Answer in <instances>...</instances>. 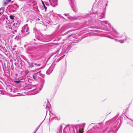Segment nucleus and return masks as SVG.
<instances>
[{
    "label": "nucleus",
    "instance_id": "20",
    "mask_svg": "<svg viewBox=\"0 0 133 133\" xmlns=\"http://www.w3.org/2000/svg\"><path fill=\"white\" fill-rule=\"evenodd\" d=\"M4 10V9L3 8H0V12H1V13L3 12Z\"/></svg>",
    "mask_w": 133,
    "mask_h": 133
},
{
    "label": "nucleus",
    "instance_id": "37",
    "mask_svg": "<svg viewBox=\"0 0 133 133\" xmlns=\"http://www.w3.org/2000/svg\"><path fill=\"white\" fill-rule=\"evenodd\" d=\"M36 132V131H35V132L33 133H35Z\"/></svg>",
    "mask_w": 133,
    "mask_h": 133
},
{
    "label": "nucleus",
    "instance_id": "18",
    "mask_svg": "<svg viewBox=\"0 0 133 133\" xmlns=\"http://www.w3.org/2000/svg\"><path fill=\"white\" fill-rule=\"evenodd\" d=\"M42 68H43L42 67L39 68L35 70V72H37L39 71V70L41 69ZM40 71V70H39V71Z\"/></svg>",
    "mask_w": 133,
    "mask_h": 133
},
{
    "label": "nucleus",
    "instance_id": "42",
    "mask_svg": "<svg viewBox=\"0 0 133 133\" xmlns=\"http://www.w3.org/2000/svg\"><path fill=\"white\" fill-rule=\"evenodd\" d=\"M1 12H0V14H1Z\"/></svg>",
    "mask_w": 133,
    "mask_h": 133
},
{
    "label": "nucleus",
    "instance_id": "32",
    "mask_svg": "<svg viewBox=\"0 0 133 133\" xmlns=\"http://www.w3.org/2000/svg\"><path fill=\"white\" fill-rule=\"evenodd\" d=\"M62 57H63V56H61V57H60L59 58V60H61V59H62Z\"/></svg>",
    "mask_w": 133,
    "mask_h": 133
},
{
    "label": "nucleus",
    "instance_id": "21",
    "mask_svg": "<svg viewBox=\"0 0 133 133\" xmlns=\"http://www.w3.org/2000/svg\"><path fill=\"white\" fill-rule=\"evenodd\" d=\"M91 28H94V29H99V27H98V26H91Z\"/></svg>",
    "mask_w": 133,
    "mask_h": 133
},
{
    "label": "nucleus",
    "instance_id": "14",
    "mask_svg": "<svg viewBox=\"0 0 133 133\" xmlns=\"http://www.w3.org/2000/svg\"><path fill=\"white\" fill-rule=\"evenodd\" d=\"M41 1L43 5V6L44 7V8L45 9V11L47 9V8L45 6V4L44 3L43 1L42 0H41Z\"/></svg>",
    "mask_w": 133,
    "mask_h": 133
},
{
    "label": "nucleus",
    "instance_id": "11",
    "mask_svg": "<svg viewBox=\"0 0 133 133\" xmlns=\"http://www.w3.org/2000/svg\"><path fill=\"white\" fill-rule=\"evenodd\" d=\"M26 88V89L28 91H30L33 90L32 89V86L30 85H28Z\"/></svg>",
    "mask_w": 133,
    "mask_h": 133
},
{
    "label": "nucleus",
    "instance_id": "38",
    "mask_svg": "<svg viewBox=\"0 0 133 133\" xmlns=\"http://www.w3.org/2000/svg\"><path fill=\"white\" fill-rule=\"evenodd\" d=\"M36 132V131H35V132L33 133H35Z\"/></svg>",
    "mask_w": 133,
    "mask_h": 133
},
{
    "label": "nucleus",
    "instance_id": "16",
    "mask_svg": "<svg viewBox=\"0 0 133 133\" xmlns=\"http://www.w3.org/2000/svg\"><path fill=\"white\" fill-rule=\"evenodd\" d=\"M10 18L13 20L14 19V16L13 15H10L9 16Z\"/></svg>",
    "mask_w": 133,
    "mask_h": 133
},
{
    "label": "nucleus",
    "instance_id": "26",
    "mask_svg": "<svg viewBox=\"0 0 133 133\" xmlns=\"http://www.w3.org/2000/svg\"><path fill=\"white\" fill-rule=\"evenodd\" d=\"M8 4V2H7V1L6 2H4V5H7Z\"/></svg>",
    "mask_w": 133,
    "mask_h": 133
},
{
    "label": "nucleus",
    "instance_id": "22",
    "mask_svg": "<svg viewBox=\"0 0 133 133\" xmlns=\"http://www.w3.org/2000/svg\"><path fill=\"white\" fill-rule=\"evenodd\" d=\"M17 25V24H16L15 23H14V24H13V28H14V27L15 28H16V27Z\"/></svg>",
    "mask_w": 133,
    "mask_h": 133
},
{
    "label": "nucleus",
    "instance_id": "28",
    "mask_svg": "<svg viewBox=\"0 0 133 133\" xmlns=\"http://www.w3.org/2000/svg\"><path fill=\"white\" fill-rule=\"evenodd\" d=\"M44 120H43L42 122H41V123L39 125V126H38V127H39H39H40V126H41V124H42V122H43V121H44Z\"/></svg>",
    "mask_w": 133,
    "mask_h": 133
},
{
    "label": "nucleus",
    "instance_id": "17",
    "mask_svg": "<svg viewBox=\"0 0 133 133\" xmlns=\"http://www.w3.org/2000/svg\"><path fill=\"white\" fill-rule=\"evenodd\" d=\"M72 35V34H71L69 35H68V36L66 38H65L64 39V40H66L68 38H69V37H70L71 36V35Z\"/></svg>",
    "mask_w": 133,
    "mask_h": 133
},
{
    "label": "nucleus",
    "instance_id": "36",
    "mask_svg": "<svg viewBox=\"0 0 133 133\" xmlns=\"http://www.w3.org/2000/svg\"><path fill=\"white\" fill-rule=\"evenodd\" d=\"M83 124H84V125H85V123H84Z\"/></svg>",
    "mask_w": 133,
    "mask_h": 133
},
{
    "label": "nucleus",
    "instance_id": "39",
    "mask_svg": "<svg viewBox=\"0 0 133 133\" xmlns=\"http://www.w3.org/2000/svg\"><path fill=\"white\" fill-rule=\"evenodd\" d=\"M36 132V131H35V132L33 133H35Z\"/></svg>",
    "mask_w": 133,
    "mask_h": 133
},
{
    "label": "nucleus",
    "instance_id": "41",
    "mask_svg": "<svg viewBox=\"0 0 133 133\" xmlns=\"http://www.w3.org/2000/svg\"><path fill=\"white\" fill-rule=\"evenodd\" d=\"M68 17V18H70V17L69 16V17Z\"/></svg>",
    "mask_w": 133,
    "mask_h": 133
},
{
    "label": "nucleus",
    "instance_id": "34",
    "mask_svg": "<svg viewBox=\"0 0 133 133\" xmlns=\"http://www.w3.org/2000/svg\"><path fill=\"white\" fill-rule=\"evenodd\" d=\"M108 37H109V38H111V39H113V38L112 37H111L109 36H108Z\"/></svg>",
    "mask_w": 133,
    "mask_h": 133
},
{
    "label": "nucleus",
    "instance_id": "4",
    "mask_svg": "<svg viewBox=\"0 0 133 133\" xmlns=\"http://www.w3.org/2000/svg\"><path fill=\"white\" fill-rule=\"evenodd\" d=\"M112 35L113 37L115 38H117L118 39H121L118 40L116 39H114V40L116 42H119L121 43H123L127 39V36L124 33L121 34L116 30L113 31Z\"/></svg>",
    "mask_w": 133,
    "mask_h": 133
},
{
    "label": "nucleus",
    "instance_id": "13",
    "mask_svg": "<svg viewBox=\"0 0 133 133\" xmlns=\"http://www.w3.org/2000/svg\"><path fill=\"white\" fill-rule=\"evenodd\" d=\"M36 48L35 47H31L29 48V50L30 51V52L34 53V52L35 51Z\"/></svg>",
    "mask_w": 133,
    "mask_h": 133
},
{
    "label": "nucleus",
    "instance_id": "7",
    "mask_svg": "<svg viewBox=\"0 0 133 133\" xmlns=\"http://www.w3.org/2000/svg\"><path fill=\"white\" fill-rule=\"evenodd\" d=\"M95 23L96 24L98 25L99 26L102 25L103 23H104L106 25H109V24L108 22L105 21H102L100 20H98V22H96Z\"/></svg>",
    "mask_w": 133,
    "mask_h": 133
},
{
    "label": "nucleus",
    "instance_id": "2",
    "mask_svg": "<svg viewBox=\"0 0 133 133\" xmlns=\"http://www.w3.org/2000/svg\"><path fill=\"white\" fill-rule=\"evenodd\" d=\"M107 1H100L98 3V8L100 9H98L97 11V14L98 18L102 19L104 17V10L107 5Z\"/></svg>",
    "mask_w": 133,
    "mask_h": 133
},
{
    "label": "nucleus",
    "instance_id": "9",
    "mask_svg": "<svg viewBox=\"0 0 133 133\" xmlns=\"http://www.w3.org/2000/svg\"><path fill=\"white\" fill-rule=\"evenodd\" d=\"M28 65L30 66L29 67L32 68L35 65H36V63L34 62H28Z\"/></svg>",
    "mask_w": 133,
    "mask_h": 133
},
{
    "label": "nucleus",
    "instance_id": "27",
    "mask_svg": "<svg viewBox=\"0 0 133 133\" xmlns=\"http://www.w3.org/2000/svg\"><path fill=\"white\" fill-rule=\"evenodd\" d=\"M6 1L8 3L10 2L11 1V0H6Z\"/></svg>",
    "mask_w": 133,
    "mask_h": 133
},
{
    "label": "nucleus",
    "instance_id": "43",
    "mask_svg": "<svg viewBox=\"0 0 133 133\" xmlns=\"http://www.w3.org/2000/svg\"><path fill=\"white\" fill-rule=\"evenodd\" d=\"M63 56H65V55H64Z\"/></svg>",
    "mask_w": 133,
    "mask_h": 133
},
{
    "label": "nucleus",
    "instance_id": "33",
    "mask_svg": "<svg viewBox=\"0 0 133 133\" xmlns=\"http://www.w3.org/2000/svg\"><path fill=\"white\" fill-rule=\"evenodd\" d=\"M39 128V127H38L36 129V130L35 131H36H36H37V130H38V128Z\"/></svg>",
    "mask_w": 133,
    "mask_h": 133
},
{
    "label": "nucleus",
    "instance_id": "3",
    "mask_svg": "<svg viewBox=\"0 0 133 133\" xmlns=\"http://www.w3.org/2000/svg\"><path fill=\"white\" fill-rule=\"evenodd\" d=\"M83 128L81 130L78 126H70V127L67 126L64 128L63 133H75V130L76 133H83Z\"/></svg>",
    "mask_w": 133,
    "mask_h": 133
},
{
    "label": "nucleus",
    "instance_id": "35",
    "mask_svg": "<svg viewBox=\"0 0 133 133\" xmlns=\"http://www.w3.org/2000/svg\"><path fill=\"white\" fill-rule=\"evenodd\" d=\"M47 108H48L49 109V108L47 106H46V109H47Z\"/></svg>",
    "mask_w": 133,
    "mask_h": 133
},
{
    "label": "nucleus",
    "instance_id": "15",
    "mask_svg": "<svg viewBox=\"0 0 133 133\" xmlns=\"http://www.w3.org/2000/svg\"><path fill=\"white\" fill-rule=\"evenodd\" d=\"M36 39H34V41H41V40L40 38L39 37H37V38H36Z\"/></svg>",
    "mask_w": 133,
    "mask_h": 133
},
{
    "label": "nucleus",
    "instance_id": "5",
    "mask_svg": "<svg viewBox=\"0 0 133 133\" xmlns=\"http://www.w3.org/2000/svg\"><path fill=\"white\" fill-rule=\"evenodd\" d=\"M29 33V30L26 26H23L22 28L21 33L22 36H25Z\"/></svg>",
    "mask_w": 133,
    "mask_h": 133
},
{
    "label": "nucleus",
    "instance_id": "1",
    "mask_svg": "<svg viewBox=\"0 0 133 133\" xmlns=\"http://www.w3.org/2000/svg\"><path fill=\"white\" fill-rule=\"evenodd\" d=\"M109 123L110 126L103 131L104 133H116L119 127L120 122L118 121L111 120Z\"/></svg>",
    "mask_w": 133,
    "mask_h": 133
},
{
    "label": "nucleus",
    "instance_id": "31",
    "mask_svg": "<svg viewBox=\"0 0 133 133\" xmlns=\"http://www.w3.org/2000/svg\"><path fill=\"white\" fill-rule=\"evenodd\" d=\"M91 131V130H89L87 132V133H91V132H90Z\"/></svg>",
    "mask_w": 133,
    "mask_h": 133
},
{
    "label": "nucleus",
    "instance_id": "23",
    "mask_svg": "<svg viewBox=\"0 0 133 133\" xmlns=\"http://www.w3.org/2000/svg\"><path fill=\"white\" fill-rule=\"evenodd\" d=\"M49 70H50L49 69L48 70H47V71H46V73L47 74H50V73L49 72Z\"/></svg>",
    "mask_w": 133,
    "mask_h": 133
},
{
    "label": "nucleus",
    "instance_id": "30",
    "mask_svg": "<svg viewBox=\"0 0 133 133\" xmlns=\"http://www.w3.org/2000/svg\"><path fill=\"white\" fill-rule=\"evenodd\" d=\"M64 14L66 16H67L69 15L68 14Z\"/></svg>",
    "mask_w": 133,
    "mask_h": 133
},
{
    "label": "nucleus",
    "instance_id": "25",
    "mask_svg": "<svg viewBox=\"0 0 133 133\" xmlns=\"http://www.w3.org/2000/svg\"><path fill=\"white\" fill-rule=\"evenodd\" d=\"M71 31V30L68 31H67V32H65L64 34H67L69 33V32Z\"/></svg>",
    "mask_w": 133,
    "mask_h": 133
},
{
    "label": "nucleus",
    "instance_id": "8",
    "mask_svg": "<svg viewBox=\"0 0 133 133\" xmlns=\"http://www.w3.org/2000/svg\"><path fill=\"white\" fill-rule=\"evenodd\" d=\"M64 73H61L59 74L58 76V84H57V88L60 85V82L62 80V78L64 76Z\"/></svg>",
    "mask_w": 133,
    "mask_h": 133
},
{
    "label": "nucleus",
    "instance_id": "29",
    "mask_svg": "<svg viewBox=\"0 0 133 133\" xmlns=\"http://www.w3.org/2000/svg\"><path fill=\"white\" fill-rule=\"evenodd\" d=\"M74 45V43H71L70 45V48H71L72 47V46L71 47V46H72V45Z\"/></svg>",
    "mask_w": 133,
    "mask_h": 133
},
{
    "label": "nucleus",
    "instance_id": "19",
    "mask_svg": "<svg viewBox=\"0 0 133 133\" xmlns=\"http://www.w3.org/2000/svg\"><path fill=\"white\" fill-rule=\"evenodd\" d=\"M21 81L20 80H18V81H14V82L15 83H16L17 84H18L19 83L21 82Z\"/></svg>",
    "mask_w": 133,
    "mask_h": 133
},
{
    "label": "nucleus",
    "instance_id": "10",
    "mask_svg": "<svg viewBox=\"0 0 133 133\" xmlns=\"http://www.w3.org/2000/svg\"><path fill=\"white\" fill-rule=\"evenodd\" d=\"M69 1L70 3L71 6H72V5L73 4L74 2V0H69ZM71 8L75 12H76V10H74L73 7H71Z\"/></svg>",
    "mask_w": 133,
    "mask_h": 133
},
{
    "label": "nucleus",
    "instance_id": "40",
    "mask_svg": "<svg viewBox=\"0 0 133 133\" xmlns=\"http://www.w3.org/2000/svg\"><path fill=\"white\" fill-rule=\"evenodd\" d=\"M2 48L4 49V48H3V47H2Z\"/></svg>",
    "mask_w": 133,
    "mask_h": 133
},
{
    "label": "nucleus",
    "instance_id": "6",
    "mask_svg": "<svg viewBox=\"0 0 133 133\" xmlns=\"http://www.w3.org/2000/svg\"><path fill=\"white\" fill-rule=\"evenodd\" d=\"M41 71H40L33 74L32 75L33 78L35 80H37L39 77V76H41Z\"/></svg>",
    "mask_w": 133,
    "mask_h": 133
},
{
    "label": "nucleus",
    "instance_id": "24",
    "mask_svg": "<svg viewBox=\"0 0 133 133\" xmlns=\"http://www.w3.org/2000/svg\"><path fill=\"white\" fill-rule=\"evenodd\" d=\"M36 65H35L36 66H41V65L40 64H37L36 63Z\"/></svg>",
    "mask_w": 133,
    "mask_h": 133
},
{
    "label": "nucleus",
    "instance_id": "12",
    "mask_svg": "<svg viewBox=\"0 0 133 133\" xmlns=\"http://www.w3.org/2000/svg\"><path fill=\"white\" fill-rule=\"evenodd\" d=\"M62 125H61L59 128L58 129V130L57 131V133H62Z\"/></svg>",
    "mask_w": 133,
    "mask_h": 133
}]
</instances>
